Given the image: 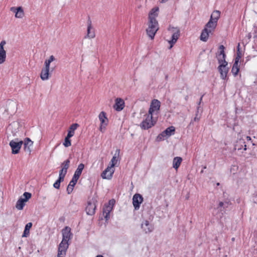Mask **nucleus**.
<instances>
[{
	"instance_id": "1",
	"label": "nucleus",
	"mask_w": 257,
	"mask_h": 257,
	"mask_svg": "<svg viewBox=\"0 0 257 257\" xmlns=\"http://www.w3.org/2000/svg\"><path fill=\"white\" fill-rule=\"evenodd\" d=\"M159 30V24L157 20H149L148 24V28L146 30V32L148 36L151 40L154 39L155 35Z\"/></svg>"
},
{
	"instance_id": "2",
	"label": "nucleus",
	"mask_w": 257,
	"mask_h": 257,
	"mask_svg": "<svg viewBox=\"0 0 257 257\" xmlns=\"http://www.w3.org/2000/svg\"><path fill=\"white\" fill-rule=\"evenodd\" d=\"M156 120L153 118V115L148 114L147 117L140 124L141 127L143 130H148L153 126Z\"/></svg>"
},
{
	"instance_id": "3",
	"label": "nucleus",
	"mask_w": 257,
	"mask_h": 257,
	"mask_svg": "<svg viewBox=\"0 0 257 257\" xmlns=\"http://www.w3.org/2000/svg\"><path fill=\"white\" fill-rule=\"evenodd\" d=\"M96 200L93 198L88 201L87 205L85 209L87 214L90 215L94 214L96 209Z\"/></svg>"
},
{
	"instance_id": "4",
	"label": "nucleus",
	"mask_w": 257,
	"mask_h": 257,
	"mask_svg": "<svg viewBox=\"0 0 257 257\" xmlns=\"http://www.w3.org/2000/svg\"><path fill=\"white\" fill-rule=\"evenodd\" d=\"M23 144V141H22L17 142L14 140H12L9 144L12 148V153L13 154H18Z\"/></svg>"
},
{
	"instance_id": "5",
	"label": "nucleus",
	"mask_w": 257,
	"mask_h": 257,
	"mask_svg": "<svg viewBox=\"0 0 257 257\" xmlns=\"http://www.w3.org/2000/svg\"><path fill=\"white\" fill-rule=\"evenodd\" d=\"M63 239L61 242L68 243V241L72 236V234L71 232V228L68 226H66L62 230Z\"/></svg>"
},
{
	"instance_id": "6",
	"label": "nucleus",
	"mask_w": 257,
	"mask_h": 257,
	"mask_svg": "<svg viewBox=\"0 0 257 257\" xmlns=\"http://www.w3.org/2000/svg\"><path fill=\"white\" fill-rule=\"evenodd\" d=\"M143 201L142 196L140 194H135L133 197V204L136 210L139 209L140 204Z\"/></svg>"
},
{
	"instance_id": "7",
	"label": "nucleus",
	"mask_w": 257,
	"mask_h": 257,
	"mask_svg": "<svg viewBox=\"0 0 257 257\" xmlns=\"http://www.w3.org/2000/svg\"><path fill=\"white\" fill-rule=\"evenodd\" d=\"M160 104L161 103L160 101L157 99H153L151 102L148 114L153 115V113L155 111L160 109Z\"/></svg>"
},
{
	"instance_id": "8",
	"label": "nucleus",
	"mask_w": 257,
	"mask_h": 257,
	"mask_svg": "<svg viewBox=\"0 0 257 257\" xmlns=\"http://www.w3.org/2000/svg\"><path fill=\"white\" fill-rule=\"evenodd\" d=\"M172 29L173 34L172 36V39L169 41V43L170 44V48H171L173 47V45H174L176 43L180 36L179 29L174 28H173Z\"/></svg>"
},
{
	"instance_id": "9",
	"label": "nucleus",
	"mask_w": 257,
	"mask_h": 257,
	"mask_svg": "<svg viewBox=\"0 0 257 257\" xmlns=\"http://www.w3.org/2000/svg\"><path fill=\"white\" fill-rule=\"evenodd\" d=\"M114 170L111 167L108 166L101 173V176L103 179H111Z\"/></svg>"
},
{
	"instance_id": "10",
	"label": "nucleus",
	"mask_w": 257,
	"mask_h": 257,
	"mask_svg": "<svg viewBox=\"0 0 257 257\" xmlns=\"http://www.w3.org/2000/svg\"><path fill=\"white\" fill-rule=\"evenodd\" d=\"M141 228L146 233H149L152 232L154 229L153 224H151L148 220H145L141 224Z\"/></svg>"
},
{
	"instance_id": "11",
	"label": "nucleus",
	"mask_w": 257,
	"mask_h": 257,
	"mask_svg": "<svg viewBox=\"0 0 257 257\" xmlns=\"http://www.w3.org/2000/svg\"><path fill=\"white\" fill-rule=\"evenodd\" d=\"M218 71L220 74L221 78L223 80L228 79L227 74L228 73L229 68L226 67V66L224 67L223 65H219L218 67Z\"/></svg>"
},
{
	"instance_id": "12",
	"label": "nucleus",
	"mask_w": 257,
	"mask_h": 257,
	"mask_svg": "<svg viewBox=\"0 0 257 257\" xmlns=\"http://www.w3.org/2000/svg\"><path fill=\"white\" fill-rule=\"evenodd\" d=\"M99 119L101 122L100 126V130L102 131V127H105L108 122V119L106 116V113L104 111H101L99 114Z\"/></svg>"
},
{
	"instance_id": "13",
	"label": "nucleus",
	"mask_w": 257,
	"mask_h": 257,
	"mask_svg": "<svg viewBox=\"0 0 257 257\" xmlns=\"http://www.w3.org/2000/svg\"><path fill=\"white\" fill-rule=\"evenodd\" d=\"M6 42L3 40L0 43V60L2 63H4L6 59V51L4 49V46L6 45Z\"/></svg>"
},
{
	"instance_id": "14",
	"label": "nucleus",
	"mask_w": 257,
	"mask_h": 257,
	"mask_svg": "<svg viewBox=\"0 0 257 257\" xmlns=\"http://www.w3.org/2000/svg\"><path fill=\"white\" fill-rule=\"evenodd\" d=\"M230 204H231V203L229 200H226L224 201H219L216 209L219 212L225 211L226 208H228Z\"/></svg>"
},
{
	"instance_id": "15",
	"label": "nucleus",
	"mask_w": 257,
	"mask_h": 257,
	"mask_svg": "<svg viewBox=\"0 0 257 257\" xmlns=\"http://www.w3.org/2000/svg\"><path fill=\"white\" fill-rule=\"evenodd\" d=\"M242 148L245 151L246 150V145L245 142L243 139L237 140L234 146V150H241Z\"/></svg>"
},
{
	"instance_id": "16",
	"label": "nucleus",
	"mask_w": 257,
	"mask_h": 257,
	"mask_svg": "<svg viewBox=\"0 0 257 257\" xmlns=\"http://www.w3.org/2000/svg\"><path fill=\"white\" fill-rule=\"evenodd\" d=\"M50 69V67L48 66H45L44 68H42L40 74V77L42 80L49 79Z\"/></svg>"
},
{
	"instance_id": "17",
	"label": "nucleus",
	"mask_w": 257,
	"mask_h": 257,
	"mask_svg": "<svg viewBox=\"0 0 257 257\" xmlns=\"http://www.w3.org/2000/svg\"><path fill=\"white\" fill-rule=\"evenodd\" d=\"M112 209V206L110 204H105L103 208V214L106 220L110 218V212Z\"/></svg>"
},
{
	"instance_id": "18",
	"label": "nucleus",
	"mask_w": 257,
	"mask_h": 257,
	"mask_svg": "<svg viewBox=\"0 0 257 257\" xmlns=\"http://www.w3.org/2000/svg\"><path fill=\"white\" fill-rule=\"evenodd\" d=\"M211 30H209L206 29V28H204L202 31L200 39L203 42H207L208 39L209 34L211 33Z\"/></svg>"
},
{
	"instance_id": "19",
	"label": "nucleus",
	"mask_w": 257,
	"mask_h": 257,
	"mask_svg": "<svg viewBox=\"0 0 257 257\" xmlns=\"http://www.w3.org/2000/svg\"><path fill=\"white\" fill-rule=\"evenodd\" d=\"M24 145V151L28 152L29 155L31 154V150L30 147L33 145V142L29 138H26L23 142Z\"/></svg>"
},
{
	"instance_id": "20",
	"label": "nucleus",
	"mask_w": 257,
	"mask_h": 257,
	"mask_svg": "<svg viewBox=\"0 0 257 257\" xmlns=\"http://www.w3.org/2000/svg\"><path fill=\"white\" fill-rule=\"evenodd\" d=\"M124 106V102L123 99L120 98H117L115 99V103L114 105V108L117 111L121 110Z\"/></svg>"
},
{
	"instance_id": "21",
	"label": "nucleus",
	"mask_w": 257,
	"mask_h": 257,
	"mask_svg": "<svg viewBox=\"0 0 257 257\" xmlns=\"http://www.w3.org/2000/svg\"><path fill=\"white\" fill-rule=\"evenodd\" d=\"M92 25H91V21L89 19L88 21V26L87 29V37L92 39L95 37V32L93 30H92Z\"/></svg>"
},
{
	"instance_id": "22",
	"label": "nucleus",
	"mask_w": 257,
	"mask_h": 257,
	"mask_svg": "<svg viewBox=\"0 0 257 257\" xmlns=\"http://www.w3.org/2000/svg\"><path fill=\"white\" fill-rule=\"evenodd\" d=\"M78 180V179L76 178L75 179V177H72V179L68 184L66 189L67 192L68 194H70L73 191V188L76 185Z\"/></svg>"
},
{
	"instance_id": "23",
	"label": "nucleus",
	"mask_w": 257,
	"mask_h": 257,
	"mask_svg": "<svg viewBox=\"0 0 257 257\" xmlns=\"http://www.w3.org/2000/svg\"><path fill=\"white\" fill-rule=\"evenodd\" d=\"M158 12H159V8L155 7L153 8L149 14V20H157L156 17L158 16Z\"/></svg>"
},
{
	"instance_id": "24",
	"label": "nucleus",
	"mask_w": 257,
	"mask_h": 257,
	"mask_svg": "<svg viewBox=\"0 0 257 257\" xmlns=\"http://www.w3.org/2000/svg\"><path fill=\"white\" fill-rule=\"evenodd\" d=\"M217 25V22L214 21L213 20V19H210L208 22L205 25L204 28H206V29H209V30H211L212 31H214V29L216 28Z\"/></svg>"
},
{
	"instance_id": "25",
	"label": "nucleus",
	"mask_w": 257,
	"mask_h": 257,
	"mask_svg": "<svg viewBox=\"0 0 257 257\" xmlns=\"http://www.w3.org/2000/svg\"><path fill=\"white\" fill-rule=\"evenodd\" d=\"M84 168V164L82 163L78 165V168L76 170L73 177H75V178H76L79 179V178Z\"/></svg>"
},
{
	"instance_id": "26",
	"label": "nucleus",
	"mask_w": 257,
	"mask_h": 257,
	"mask_svg": "<svg viewBox=\"0 0 257 257\" xmlns=\"http://www.w3.org/2000/svg\"><path fill=\"white\" fill-rule=\"evenodd\" d=\"M182 161V158H181L180 157H175L174 158L173 161V168H174L176 170L178 169V168L180 166Z\"/></svg>"
},
{
	"instance_id": "27",
	"label": "nucleus",
	"mask_w": 257,
	"mask_h": 257,
	"mask_svg": "<svg viewBox=\"0 0 257 257\" xmlns=\"http://www.w3.org/2000/svg\"><path fill=\"white\" fill-rule=\"evenodd\" d=\"M175 132V128L173 126H171L167 127L165 131H163L164 134L167 137H169L173 135Z\"/></svg>"
},
{
	"instance_id": "28",
	"label": "nucleus",
	"mask_w": 257,
	"mask_h": 257,
	"mask_svg": "<svg viewBox=\"0 0 257 257\" xmlns=\"http://www.w3.org/2000/svg\"><path fill=\"white\" fill-rule=\"evenodd\" d=\"M26 202L23 200V198L20 197L17 201L16 205V207L20 210H23L25 205Z\"/></svg>"
},
{
	"instance_id": "29",
	"label": "nucleus",
	"mask_w": 257,
	"mask_h": 257,
	"mask_svg": "<svg viewBox=\"0 0 257 257\" xmlns=\"http://www.w3.org/2000/svg\"><path fill=\"white\" fill-rule=\"evenodd\" d=\"M32 225L33 224H32V222H29V223H28L25 225V229H24L23 234L22 235V237H28L29 235V234H30V229L32 227Z\"/></svg>"
},
{
	"instance_id": "30",
	"label": "nucleus",
	"mask_w": 257,
	"mask_h": 257,
	"mask_svg": "<svg viewBox=\"0 0 257 257\" xmlns=\"http://www.w3.org/2000/svg\"><path fill=\"white\" fill-rule=\"evenodd\" d=\"M220 16V12L217 10L214 11L212 13L210 19H213V20L217 22L218 19H219Z\"/></svg>"
},
{
	"instance_id": "31",
	"label": "nucleus",
	"mask_w": 257,
	"mask_h": 257,
	"mask_svg": "<svg viewBox=\"0 0 257 257\" xmlns=\"http://www.w3.org/2000/svg\"><path fill=\"white\" fill-rule=\"evenodd\" d=\"M120 152V150L117 149L114 155L111 160V164L110 167L112 168L116 164L117 160H116L117 156L118 157Z\"/></svg>"
},
{
	"instance_id": "32",
	"label": "nucleus",
	"mask_w": 257,
	"mask_h": 257,
	"mask_svg": "<svg viewBox=\"0 0 257 257\" xmlns=\"http://www.w3.org/2000/svg\"><path fill=\"white\" fill-rule=\"evenodd\" d=\"M24 12L22 7H17V11H16V14H15L16 18H22L24 16Z\"/></svg>"
},
{
	"instance_id": "33",
	"label": "nucleus",
	"mask_w": 257,
	"mask_h": 257,
	"mask_svg": "<svg viewBox=\"0 0 257 257\" xmlns=\"http://www.w3.org/2000/svg\"><path fill=\"white\" fill-rule=\"evenodd\" d=\"M70 161L69 159H67L64 161L61 164V167H62V169L64 170H65V171H67L69 167Z\"/></svg>"
},
{
	"instance_id": "34",
	"label": "nucleus",
	"mask_w": 257,
	"mask_h": 257,
	"mask_svg": "<svg viewBox=\"0 0 257 257\" xmlns=\"http://www.w3.org/2000/svg\"><path fill=\"white\" fill-rule=\"evenodd\" d=\"M198 110L196 112L195 116L194 118L192 119L189 124V126H191V125H193L194 122H198L200 119V116L198 114Z\"/></svg>"
},
{
	"instance_id": "35",
	"label": "nucleus",
	"mask_w": 257,
	"mask_h": 257,
	"mask_svg": "<svg viewBox=\"0 0 257 257\" xmlns=\"http://www.w3.org/2000/svg\"><path fill=\"white\" fill-rule=\"evenodd\" d=\"M56 60L55 57L53 55H51L49 57L48 59H46L44 62V66H50V63Z\"/></svg>"
},
{
	"instance_id": "36",
	"label": "nucleus",
	"mask_w": 257,
	"mask_h": 257,
	"mask_svg": "<svg viewBox=\"0 0 257 257\" xmlns=\"http://www.w3.org/2000/svg\"><path fill=\"white\" fill-rule=\"evenodd\" d=\"M68 247V243H65V242H61L59 246L58 250H62L64 251H66L67 248Z\"/></svg>"
},
{
	"instance_id": "37",
	"label": "nucleus",
	"mask_w": 257,
	"mask_h": 257,
	"mask_svg": "<svg viewBox=\"0 0 257 257\" xmlns=\"http://www.w3.org/2000/svg\"><path fill=\"white\" fill-rule=\"evenodd\" d=\"M68 247V243H65V242H61L59 246L58 250H62L64 251H66L67 248Z\"/></svg>"
},
{
	"instance_id": "38",
	"label": "nucleus",
	"mask_w": 257,
	"mask_h": 257,
	"mask_svg": "<svg viewBox=\"0 0 257 257\" xmlns=\"http://www.w3.org/2000/svg\"><path fill=\"white\" fill-rule=\"evenodd\" d=\"M63 145L65 147H68L71 145V140H70V138H69L67 136L65 137L64 142L63 143Z\"/></svg>"
},
{
	"instance_id": "39",
	"label": "nucleus",
	"mask_w": 257,
	"mask_h": 257,
	"mask_svg": "<svg viewBox=\"0 0 257 257\" xmlns=\"http://www.w3.org/2000/svg\"><path fill=\"white\" fill-rule=\"evenodd\" d=\"M165 137H167L164 132H162L161 134H160L156 138V141L158 142H160L163 141Z\"/></svg>"
},
{
	"instance_id": "40",
	"label": "nucleus",
	"mask_w": 257,
	"mask_h": 257,
	"mask_svg": "<svg viewBox=\"0 0 257 257\" xmlns=\"http://www.w3.org/2000/svg\"><path fill=\"white\" fill-rule=\"evenodd\" d=\"M240 44L238 43V45H237V54H236V58L235 59V60H239V59L241 58V53L240 51Z\"/></svg>"
},
{
	"instance_id": "41",
	"label": "nucleus",
	"mask_w": 257,
	"mask_h": 257,
	"mask_svg": "<svg viewBox=\"0 0 257 257\" xmlns=\"http://www.w3.org/2000/svg\"><path fill=\"white\" fill-rule=\"evenodd\" d=\"M23 196L25 197V198H23V200L26 202L31 198L32 194L31 193L26 192L23 194Z\"/></svg>"
},
{
	"instance_id": "42",
	"label": "nucleus",
	"mask_w": 257,
	"mask_h": 257,
	"mask_svg": "<svg viewBox=\"0 0 257 257\" xmlns=\"http://www.w3.org/2000/svg\"><path fill=\"white\" fill-rule=\"evenodd\" d=\"M79 125L77 123H73L69 127V130L74 132L75 130L77 129Z\"/></svg>"
},
{
	"instance_id": "43",
	"label": "nucleus",
	"mask_w": 257,
	"mask_h": 257,
	"mask_svg": "<svg viewBox=\"0 0 257 257\" xmlns=\"http://www.w3.org/2000/svg\"><path fill=\"white\" fill-rule=\"evenodd\" d=\"M218 61L220 65H224V67L226 66L228 64L227 62L225 61V60H224V59L218 58Z\"/></svg>"
},
{
	"instance_id": "44",
	"label": "nucleus",
	"mask_w": 257,
	"mask_h": 257,
	"mask_svg": "<svg viewBox=\"0 0 257 257\" xmlns=\"http://www.w3.org/2000/svg\"><path fill=\"white\" fill-rule=\"evenodd\" d=\"M239 68H236L232 67V69H231V72L232 73V74H233V75L234 76H236L237 75V74L239 72Z\"/></svg>"
},
{
	"instance_id": "45",
	"label": "nucleus",
	"mask_w": 257,
	"mask_h": 257,
	"mask_svg": "<svg viewBox=\"0 0 257 257\" xmlns=\"http://www.w3.org/2000/svg\"><path fill=\"white\" fill-rule=\"evenodd\" d=\"M66 254V251H64V250H60L58 251L57 256L58 257H64Z\"/></svg>"
},
{
	"instance_id": "46",
	"label": "nucleus",
	"mask_w": 257,
	"mask_h": 257,
	"mask_svg": "<svg viewBox=\"0 0 257 257\" xmlns=\"http://www.w3.org/2000/svg\"><path fill=\"white\" fill-rule=\"evenodd\" d=\"M60 183H61L57 180L54 183L53 187L56 189H59L60 188Z\"/></svg>"
},
{
	"instance_id": "47",
	"label": "nucleus",
	"mask_w": 257,
	"mask_h": 257,
	"mask_svg": "<svg viewBox=\"0 0 257 257\" xmlns=\"http://www.w3.org/2000/svg\"><path fill=\"white\" fill-rule=\"evenodd\" d=\"M67 172V171H65V170H64L63 169H61L59 171V176L65 177V175H66Z\"/></svg>"
},
{
	"instance_id": "48",
	"label": "nucleus",
	"mask_w": 257,
	"mask_h": 257,
	"mask_svg": "<svg viewBox=\"0 0 257 257\" xmlns=\"http://www.w3.org/2000/svg\"><path fill=\"white\" fill-rule=\"evenodd\" d=\"M239 61L237 60H235V62L233 65V67L236 68H239V65L238 64Z\"/></svg>"
},
{
	"instance_id": "49",
	"label": "nucleus",
	"mask_w": 257,
	"mask_h": 257,
	"mask_svg": "<svg viewBox=\"0 0 257 257\" xmlns=\"http://www.w3.org/2000/svg\"><path fill=\"white\" fill-rule=\"evenodd\" d=\"M74 132H73V131H71L70 130H68V132L67 137H68L70 138L72 137H73L74 136Z\"/></svg>"
},
{
	"instance_id": "50",
	"label": "nucleus",
	"mask_w": 257,
	"mask_h": 257,
	"mask_svg": "<svg viewBox=\"0 0 257 257\" xmlns=\"http://www.w3.org/2000/svg\"><path fill=\"white\" fill-rule=\"evenodd\" d=\"M65 177L64 176H59V178L57 179L58 181H59L60 183L64 181Z\"/></svg>"
},
{
	"instance_id": "51",
	"label": "nucleus",
	"mask_w": 257,
	"mask_h": 257,
	"mask_svg": "<svg viewBox=\"0 0 257 257\" xmlns=\"http://www.w3.org/2000/svg\"><path fill=\"white\" fill-rule=\"evenodd\" d=\"M115 202V201L114 199H111L109 201L108 204H110V205L112 206L114 204Z\"/></svg>"
},
{
	"instance_id": "52",
	"label": "nucleus",
	"mask_w": 257,
	"mask_h": 257,
	"mask_svg": "<svg viewBox=\"0 0 257 257\" xmlns=\"http://www.w3.org/2000/svg\"><path fill=\"white\" fill-rule=\"evenodd\" d=\"M11 11L14 13H15V14H16V11H17V8H15V7H12L11 8Z\"/></svg>"
},
{
	"instance_id": "53",
	"label": "nucleus",
	"mask_w": 257,
	"mask_h": 257,
	"mask_svg": "<svg viewBox=\"0 0 257 257\" xmlns=\"http://www.w3.org/2000/svg\"><path fill=\"white\" fill-rule=\"evenodd\" d=\"M219 49L221 50H224V47L223 45H220L219 47Z\"/></svg>"
},
{
	"instance_id": "54",
	"label": "nucleus",
	"mask_w": 257,
	"mask_h": 257,
	"mask_svg": "<svg viewBox=\"0 0 257 257\" xmlns=\"http://www.w3.org/2000/svg\"><path fill=\"white\" fill-rule=\"evenodd\" d=\"M168 0H160V3H164L168 1Z\"/></svg>"
},
{
	"instance_id": "55",
	"label": "nucleus",
	"mask_w": 257,
	"mask_h": 257,
	"mask_svg": "<svg viewBox=\"0 0 257 257\" xmlns=\"http://www.w3.org/2000/svg\"><path fill=\"white\" fill-rule=\"evenodd\" d=\"M223 54H225L224 50H221L220 52V55H223Z\"/></svg>"
},
{
	"instance_id": "56",
	"label": "nucleus",
	"mask_w": 257,
	"mask_h": 257,
	"mask_svg": "<svg viewBox=\"0 0 257 257\" xmlns=\"http://www.w3.org/2000/svg\"><path fill=\"white\" fill-rule=\"evenodd\" d=\"M225 57H226L225 54H223L222 58V59H224V60H225Z\"/></svg>"
},
{
	"instance_id": "57",
	"label": "nucleus",
	"mask_w": 257,
	"mask_h": 257,
	"mask_svg": "<svg viewBox=\"0 0 257 257\" xmlns=\"http://www.w3.org/2000/svg\"><path fill=\"white\" fill-rule=\"evenodd\" d=\"M246 139H247V140H251V138L250 137H249V136H247L246 137Z\"/></svg>"
},
{
	"instance_id": "58",
	"label": "nucleus",
	"mask_w": 257,
	"mask_h": 257,
	"mask_svg": "<svg viewBox=\"0 0 257 257\" xmlns=\"http://www.w3.org/2000/svg\"><path fill=\"white\" fill-rule=\"evenodd\" d=\"M202 97H203V96H202L200 98V101H199V104L200 103L201 101H202Z\"/></svg>"
},
{
	"instance_id": "59",
	"label": "nucleus",
	"mask_w": 257,
	"mask_h": 257,
	"mask_svg": "<svg viewBox=\"0 0 257 257\" xmlns=\"http://www.w3.org/2000/svg\"><path fill=\"white\" fill-rule=\"evenodd\" d=\"M96 257H103L102 255H97Z\"/></svg>"
},
{
	"instance_id": "60",
	"label": "nucleus",
	"mask_w": 257,
	"mask_h": 257,
	"mask_svg": "<svg viewBox=\"0 0 257 257\" xmlns=\"http://www.w3.org/2000/svg\"><path fill=\"white\" fill-rule=\"evenodd\" d=\"M206 166H204V167H203V169H206Z\"/></svg>"
},
{
	"instance_id": "61",
	"label": "nucleus",
	"mask_w": 257,
	"mask_h": 257,
	"mask_svg": "<svg viewBox=\"0 0 257 257\" xmlns=\"http://www.w3.org/2000/svg\"><path fill=\"white\" fill-rule=\"evenodd\" d=\"M219 185H220L219 183H217V186H219Z\"/></svg>"
},
{
	"instance_id": "62",
	"label": "nucleus",
	"mask_w": 257,
	"mask_h": 257,
	"mask_svg": "<svg viewBox=\"0 0 257 257\" xmlns=\"http://www.w3.org/2000/svg\"><path fill=\"white\" fill-rule=\"evenodd\" d=\"M3 64L2 62L1 61V60H0V64Z\"/></svg>"
},
{
	"instance_id": "63",
	"label": "nucleus",
	"mask_w": 257,
	"mask_h": 257,
	"mask_svg": "<svg viewBox=\"0 0 257 257\" xmlns=\"http://www.w3.org/2000/svg\"><path fill=\"white\" fill-rule=\"evenodd\" d=\"M203 172V170H202V171H201V173H202Z\"/></svg>"
}]
</instances>
